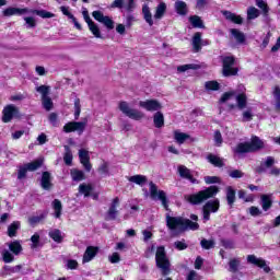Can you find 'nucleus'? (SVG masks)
<instances>
[{"label": "nucleus", "mask_w": 280, "mask_h": 280, "mask_svg": "<svg viewBox=\"0 0 280 280\" xmlns=\"http://www.w3.org/2000/svg\"><path fill=\"white\" fill-rule=\"evenodd\" d=\"M189 21H190L192 27H199V28L205 27V24H202V20L198 15L190 16Z\"/></svg>", "instance_id": "nucleus-52"}, {"label": "nucleus", "mask_w": 280, "mask_h": 280, "mask_svg": "<svg viewBox=\"0 0 280 280\" xmlns=\"http://www.w3.org/2000/svg\"><path fill=\"white\" fill-rule=\"evenodd\" d=\"M31 248L33 250H36V248H40V234L39 233H35L32 237H31Z\"/></svg>", "instance_id": "nucleus-47"}, {"label": "nucleus", "mask_w": 280, "mask_h": 280, "mask_svg": "<svg viewBox=\"0 0 280 280\" xmlns=\"http://www.w3.org/2000/svg\"><path fill=\"white\" fill-rule=\"evenodd\" d=\"M49 237L51 240H54V242H56L57 244H60L62 243V240H63V236H62V232L58 229H55V230H51L49 233H48Z\"/></svg>", "instance_id": "nucleus-39"}, {"label": "nucleus", "mask_w": 280, "mask_h": 280, "mask_svg": "<svg viewBox=\"0 0 280 280\" xmlns=\"http://www.w3.org/2000/svg\"><path fill=\"white\" fill-rule=\"evenodd\" d=\"M155 264L160 270H162V275L167 277L170 275V259H167V255L165 254V247L160 246L155 253Z\"/></svg>", "instance_id": "nucleus-3"}, {"label": "nucleus", "mask_w": 280, "mask_h": 280, "mask_svg": "<svg viewBox=\"0 0 280 280\" xmlns=\"http://www.w3.org/2000/svg\"><path fill=\"white\" fill-rule=\"evenodd\" d=\"M207 160L211 165H214V167H224V160L218 155L209 154Z\"/></svg>", "instance_id": "nucleus-32"}, {"label": "nucleus", "mask_w": 280, "mask_h": 280, "mask_svg": "<svg viewBox=\"0 0 280 280\" xmlns=\"http://www.w3.org/2000/svg\"><path fill=\"white\" fill-rule=\"evenodd\" d=\"M240 264H241V260L240 258H233L230 260L229 262V271L230 272H237L238 268H240Z\"/></svg>", "instance_id": "nucleus-51"}, {"label": "nucleus", "mask_w": 280, "mask_h": 280, "mask_svg": "<svg viewBox=\"0 0 280 280\" xmlns=\"http://www.w3.org/2000/svg\"><path fill=\"white\" fill-rule=\"evenodd\" d=\"M7 246L9 247V250L13 253V255H21V253H23V245H21V241L7 243Z\"/></svg>", "instance_id": "nucleus-23"}, {"label": "nucleus", "mask_w": 280, "mask_h": 280, "mask_svg": "<svg viewBox=\"0 0 280 280\" xmlns=\"http://www.w3.org/2000/svg\"><path fill=\"white\" fill-rule=\"evenodd\" d=\"M52 209L55 211V218H60V215H62V202L59 199L52 201Z\"/></svg>", "instance_id": "nucleus-42"}, {"label": "nucleus", "mask_w": 280, "mask_h": 280, "mask_svg": "<svg viewBox=\"0 0 280 280\" xmlns=\"http://www.w3.org/2000/svg\"><path fill=\"white\" fill-rule=\"evenodd\" d=\"M79 159L80 163L83 165L85 172H91L92 165H91V155H89V151L84 149L79 150Z\"/></svg>", "instance_id": "nucleus-15"}, {"label": "nucleus", "mask_w": 280, "mask_h": 280, "mask_svg": "<svg viewBox=\"0 0 280 280\" xmlns=\"http://www.w3.org/2000/svg\"><path fill=\"white\" fill-rule=\"evenodd\" d=\"M177 172L180 176V178H185L186 180H189L192 185H198V179L194 178V175L191 174V171L187 168L185 165H179L177 167Z\"/></svg>", "instance_id": "nucleus-14"}, {"label": "nucleus", "mask_w": 280, "mask_h": 280, "mask_svg": "<svg viewBox=\"0 0 280 280\" xmlns=\"http://www.w3.org/2000/svg\"><path fill=\"white\" fill-rule=\"evenodd\" d=\"M226 21H231L232 23H236V25H242L243 20L242 16L231 12V11H221Z\"/></svg>", "instance_id": "nucleus-22"}, {"label": "nucleus", "mask_w": 280, "mask_h": 280, "mask_svg": "<svg viewBox=\"0 0 280 280\" xmlns=\"http://www.w3.org/2000/svg\"><path fill=\"white\" fill-rule=\"evenodd\" d=\"M206 91H220V83L218 81H208L205 83Z\"/></svg>", "instance_id": "nucleus-55"}, {"label": "nucleus", "mask_w": 280, "mask_h": 280, "mask_svg": "<svg viewBox=\"0 0 280 280\" xmlns=\"http://www.w3.org/2000/svg\"><path fill=\"white\" fill-rule=\"evenodd\" d=\"M191 45L192 51L195 54H198V51H200L202 47H206V45H211V42H209V39H202V33L197 32L192 36Z\"/></svg>", "instance_id": "nucleus-10"}, {"label": "nucleus", "mask_w": 280, "mask_h": 280, "mask_svg": "<svg viewBox=\"0 0 280 280\" xmlns=\"http://www.w3.org/2000/svg\"><path fill=\"white\" fill-rule=\"evenodd\" d=\"M88 26L95 38H102V32H100V26L95 22H90Z\"/></svg>", "instance_id": "nucleus-44"}, {"label": "nucleus", "mask_w": 280, "mask_h": 280, "mask_svg": "<svg viewBox=\"0 0 280 280\" xmlns=\"http://www.w3.org/2000/svg\"><path fill=\"white\" fill-rule=\"evenodd\" d=\"M98 250L100 249L95 246H88L85 253L83 254L82 264H89V261H93Z\"/></svg>", "instance_id": "nucleus-19"}, {"label": "nucleus", "mask_w": 280, "mask_h": 280, "mask_svg": "<svg viewBox=\"0 0 280 280\" xmlns=\"http://www.w3.org/2000/svg\"><path fill=\"white\" fill-rule=\"evenodd\" d=\"M230 33L232 34V36L235 38V40L237 43H240L241 45L246 40V36L244 35V33H242L240 30L237 28H231Z\"/></svg>", "instance_id": "nucleus-38"}, {"label": "nucleus", "mask_w": 280, "mask_h": 280, "mask_svg": "<svg viewBox=\"0 0 280 280\" xmlns=\"http://www.w3.org/2000/svg\"><path fill=\"white\" fill-rule=\"evenodd\" d=\"M14 115H19V108L14 105H7L2 110L3 124H10L14 119Z\"/></svg>", "instance_id": "nucleus-13"}, {"label": "nucleus", "mask_w": 280, "mask_h": 280, "mask_svg": "<svg viewBox=\"0 0 280 280\" xmlns=\"http://www.w3.org/2000/svg\"><path fill=\"white\" fill-rule=\"evenodd\" d=\"M86 130V120L84 121H70L63 126V132H78L82 135Z\"/></svg>", "instance_id": "nucleus-9"}, {"label": "nucleus", "mask_w": 280, "mask_h": 280, "mask_svg": "<svg viewBox=\"0 0 280 280\" xmlns=\"http://www.w3.org/2000/svg\"><path fill=\"white\" fill-rule=\"evenodd\" d=\"M247 262L253 264V266H257L258 268H262L265 272H270V267L266 265V260H264V258H257L255 255H248Z\"/></svg>", "instance_id": "nucleus-16"}, {"label": "nucleus", "mask_w": 280, "mask_h": 280, "mask_svg": "<svg viewBox=\"0 0 280 280\" xmlns=\"http://www.w3.org/2000/svg\"><path fill=\"white\" fill-rule=\"evenodd\" d=\"M236 104L238 110H244V108H246V104H248V98L246 97V94L236 95Z\"/></svg>", "instance_id": "nucleus-37"}, {"label": "nucleus", "mask_w": 280, "mask_h": 280, "mask_svg": "<svg viewBox=\"0 0 280 280\" xmlns=\"http://www.w3.org/2000/svg\"><path fill=\"white\" fill-rule=\"evenodd\" d=\"M276 160L272 156H267L265 161L260 163L258 167H256L257 174H264L267 170H270L272 165H275Z\"/></svg>", "instance_id": "nucleus-20"}, {"label": "nucleus", "mask_w": 280, "mask_h": 280, "mask_svg": "<svg viewBox=\"0 0 280 280\" xmlns=\"http://www.w3.org/2000/svg\"><path fill=\"white\" fill-rule=\"evenodd\" d=\"M200 244H201V247L205 248V250H210V248H215L214 240L203 238L201 240Z\"/></svg>", "instance_id": "nucleus-50"}, {"label": "nucleus", "mask_w": 280, "mask_h": 280, "mask_svg": "<svg viewBox=\"0 0 280 280\" xmlns=\"http://www.w3.org/2000/svg\"><path fill=\"white\" fill-rule=\"evenodd\" d=\"M230 178H244V172L241 170H233L229 172Z\"/></svg>", "instance_id": "nucleus-60"}, {"label": "nucleus", "mask_w": 280, "mask_h": 280, "mask_svg": "<svg viewBox=\"0 0 280 280\" xmlns=\"http://www.w3.org/2000/svg\"><path fill=\"white\" fill-rule=\"evenodd\" d=\"M37 93H40L42 100L45 97H49V86L40 85L36 88Z\"/></svg>", "instance_id": "nucleus-58"}, {"label": "nucleus", "mask_w": 280, "mask_h": 280, "mask_svg": "<svg viewBox=\"0 0 280 280\" xmlns=\"http://www.w3.org/2000/svg\"><path fill=\"white\" fill-rule=\"evenodd\" d=\"M175 12H177V14H179V16H185L187 15V3L183 0H177L175 2Z\"/></svg>", "instance_id": "nucleus-26"}, {"label": "nucleus", "mask_w": 280, "mask_h": 280, "mask_svg": "<svg viewBox=\"0 0 280 280\" xmlns=\"http://www.w3.org/2000/svg\"><path fill=\"white\" fill-rule=\"evenodd\" d=\"M139 106L140 108H144V110H148L149 113H156L158 110H161L163 108L161 103L156 100L140 101Z\"/></svg>", "instance_id": "nucleus-11"}, {"label": "nucleus", "mask_w": 280, "mask_h": 280, "mask_svg": "<svg viewBox=\"0 0 280 280\" xmlns=\"http://www.w3.org/2000/svg\"><path fill=\"white\" fill-rule=\"evenodd\" d=\"M234 154H246L253 152L248 142H241L233 149Z\"/></svg>", "instance_id": "nucleus-25"}, {"label": "nucleus", "mask_w": 280, "mask_h": 280, "mask_svg": "<svg viewBox=\"0 0 280 280\" xmlns=\"http://www.w3.org/2000/svg\"><path fill=\"white\" fill-rule=\"evenodd\" d=\"M92 16L98 23H102L103 25H105L107 30H115V21H113L110 16L104 15L102 11H93Z\"/></svg>", "instance_id": "nucleus-8"}, {"label": "nucleus", "mask_w": 280, "mask_h": 280, "mask_svg": "<svg viewBox=\"0 0 280 280\" xmlns=\"http://www.w3.org/2000/svg\"><path fill=\"white\" fill-rule=\"evenodd\" d=\"M33 14H37V16H40L42 19H54L55 14L51 12H48L46 10H33L31 11Z\"/></svg>", "instance_id": "nucleus-48"}, {"label": "nucleus", "mask_w": 280, "mask_h": 280, "mask_svg": "<svg viewBox=\"0 0 280 280\" xmlns=\"http://www.w3.org/2000/svg\"><path fill=\"white\" fill-rule=\"evenodd\" d=\"M219 210H220V199H214L206 202L202 208L205 222H209V220L211 219V213H218Z\"/></svg>", "instance_id": "nucleus-6"}, {"label": "nucleus", "mask_w": 280, "mask_h": 280, "mask_svg": "<svg viewBox=\"0 0 280 280\" xmlns=\"http://www.w3.org/2000/svg\"><path fill=\"white\" fill-rule=\"evenodd\" d=\"M220 188L218 186H210L197 194H192L186 197V200L190 202V205H202L205 200H209V198H213V196H218Z\"/></svg>", "instance_id": "nucleus-2"}, {"label": "nucleus", "mask_w": 280, "mask_h": 280, "mask_svg": "<svg viewBox=\"0 0 280 280\" xmlns=\"http://www.w3.org/2000/svg\"><path fill=\"white\" fill-rule=\"evenodd\" d=\"M273 100L276 102V110H280V86L276 85L272 90Z\"/></svg>", "instance_id": "nucleus-46"}, {"label": "nucleus", "mask_w": 280, "mask_h": 280, "mask_svg": "<svg viewBox=\"0 0 280 280\" xmlns=\"http://www.w3.org/2000/svg\"><path fill=\"white\" fill-rule=\"evenodd\" d=\"M70 176H71L72 180H74L75 183H80V180H84V178H85L84 171H80L77 168H73L70 171Z\"/></svg>", "instance_id": "nucleus-35"}, {"label": "nucleus", "mask_w": 280, "mask_h": 280, "mask_svg": "<svg viewBox=\"0 0 280 280\" xmlns=\"http://www.w3.org/2000/svg\"><path fill=\"white\" fill-rule=\"evenodd\" d=\"M150 196L152 200H160L162 202V206L164 209H170V206L167 205V194L164 190H159V187H156V184L150 183Z\"/></svg>", "instance_id": "nucleus-4"}, {"label": "nucleus", "mask_w": 280, "mask_h": 280, "mask_svg": "<svg viewBox=\"0 0 280 280\" xmlns=\"http://www.w3.org/2000/svg\"><path fill=\"white\" fill-rule=\"evenodd\" d=\"M65 155H63V161L66 165H72L73 163V153H71V148L69 145H65Z\"/></svg>", "instance_id": "nucleus-45"}, {"label": "nucleus", "mask_w": 280, "mask_h": 280, "mask_svg": "<svg viewBox=\"0 0 280 280\" xmlns=\"http://www.w3.org/2000/svg\"><path fill=\"white\" fill-rule=\"evenodd\" d=\"M27 172L28 171H27L25 165L24 166H20L19 172H18L19 180H23V178H25V176H27Z\"/></svg>", "instance_id": "nucleus-63"}, {"label": "nucleus", "mask_w": 280, "mask_h": 280, "mask_svg": "<svg viewBox=\"0 0 280 280\" xmlns=\"http://www.w3.org/2000/svg\"><path fill=\"white\" fill-rule=\"evenodd\" d=\"M129 183H135L136 185H140L143 187L148 183V177L144 175H133L128 178Z\"/></svg>", "instance_id": "nucleus-34"}, {"label": "nucleus", "mask_w": 280, "mask_h": 280, "mask_svg": "<svg viewBox=\"0 0 280 280\" xmlns=\"http://www.w3.org/2000/svg\"><path fill=\"white\" fill-rule=\"evenodd\" d=\"M91 191H93V186L91 184L83 183L79 186V194L84 196V198H89Z\"/></svg>", "instance_id": "nucleus-33"}, {"label": "nucleus", "mask_w": 280, "mask_h": 280, "mask_svg": "<svg viewBox=\"0 0 280 280\" xmlns=\"http://www.w3.org/2000/svg\"><path fill=\"white\" fill-rule=\"evenodd\" d=\"M119 110H121L126 117H129V119H135L136 121L143 119V113L139 112V109L131 108L126 101L119 103Z\"/></svg>", "instance_id": "nucleus-5"}, {"label": "nucleus", "mask_w": 280, "mask_h": 280, "mask_svg": "<svg viewBox=\"0 0 280 280\" xmlns=\"http://www.w3.org/2000/svg\"><path fill=\"white\" fill-rule=\"evenodd\" d=\"M142 14L145 23L152 27V25H154V20H152V12L150 11V7H148V4L142 7Z\"/></svg>", "instance_id": "nucleus-27"}, {"label": "nucleus", "mask_w": 280, "mask_h": 280, "mask_svg": "<svg viewBox=\"0 0 280 280\" xmlns=\"http://www.w3.org/2000/svg\"><path fill=\"white\" fill-rule=\"evenodd\" d=\"M259 16V10L255 7H250L247 10V19L248 21H253Z\"/></svg>", "instance_id": "nucleus-54"}, {"label": "nucleus", "mask_w": 280, "mask_h": 280, "mask_svg": "<svg viewBox=\"0 0 280 280\" xmlns=\"http://www.w3.org/2000/svg\"><path fill=\"white\" fill-rule=\"evenodd\" d=\"M112 8H118V10H125L126 12H132L137 4L135 0H114Z\"/></svg>", "instance_id": "nucleus-12"}, {"label": "nucleus", "mask_w": 280, "mask_h": 280, "mask_svg": "<svg viewBox=\"0 0 280 280\" xmlns=\"http://www.w3.org/2000/svg\"><path fill=\"white\" fill-rule=\"evenodd\" d=\"M189 135L180 131H174V139L179 144L183 145L187 139H189Z\"/></svg>", "instance_id": "nucleus-41"}, {"label": "nucleus", "mask_w": 280, "mask_h": 280, "mask_svg": "<svg viewBox=\"0 0 280 280\" xmlns=\"http://www.w3.org/2000/svg\"><path fill=\"white\" fill-rule=\"evenodd\" d=\"M260 205L262 207V211H268L272 207V195H261Z\"/></svg>", "instance_id": "nucleus-24"}, {"label": "nucleus", "mask_w": 280, "mask_h": 280, "mask_svg": "<svg viewBox=\"0 0 280 280\" xmlns=\"http://www.w3.org/2000/svg\"><path fill=\"white\" fill-rule=\"evenodd\" d=\"M2 259L5 264H12V261H14V255H12L8 249H4L2 252Z\"/></svg>", "instance_id": "nucleus-57"}, {"label": "nucleus", "mask_w": 280, "mask_h": 280, "mask_svg": "<svg viewBox=\"0 0 280 280\" xmlns=\"http://www.w3.org/2000/svg\"><path fill=\"white\" fill-rule=\"evenodd\" d=\"M225 194H226V201L229 207H233V205H235V189H233L231 186H228L225 188Z\"/></svg>", "instance_id": "nucleus-29"}, {"label": "nucleus", "mask_w": 280, "mask_h": 280, "mask_svg": "<svg viewBox=\"0 0 280 280\" xmlns=\"http://www.w3.org/2000/svg\"><path fill=\"white\" fill-rule=\"evenodd\" d=\"M223 75L229 78L231 75H237V68H234L235 58L234 57H223Z\"/></svg>", "instance_id": "nucleus-7"}, {"label": "nucleus", "mask_w": 280, "mask_h": 280, "mask_svg": "<svg viewBox=\"0 0 280 280\" xmlns=\"http://www.w3.org/2000/svg\"><path fill=\"white\" fill-rule=\"evenodd\" d=\"M174 247H175L177 250H187L188 245H187V243L185 242V238H183L182 241H176V242L174 243Z\"/></svg>", "instance_id": "nucleus-59"}, {"label": "nucleus", "mask_w": 280, "mask_h": 280, "mask_svg": "<svg viewBox=\"0 0 280 280\" xmlns=\"http://www.w3.org/2000/svg\"><path fill=\"white\" fill-rule=\"evenodd\" d=\"M205 183L207 185H213L215 183H220V177H218V176H206L205 177Z\"/></svg>", "instance_id": "nucleus-64"}, {"label": "nucleus", "mask_w": 280, "mask_h": 280, "mask_svg": "<svg viewBox=\"0 0 280 280\" xmlns=\"http://www.w3.org/2000/svg\"><path fill=\"white\" fill-rule=\"evenodd\" d=\"M165 12H167V4H165V2H161L155 9L154 19H163Z\"/></svg>", "instance_id": "nucleus-36"}, {"label": "nucleus", "mask_w": 280, "mask_h": 280, "mask_svg": "<svg viewBox=\"0 0 280 280\" xmlns=\"http://www.w3.org/2000/svg\"><path fill=\"white\" fill-rule=\"evenodd\" d=\"M117 207H119V197L113 199L109 209L106 213L105 220H116L117 219Z\"/></svg>", "instance_id": "nucleus-18"}, {"label": "nucleus", "mask_w": 280, "mask_h": 280, "mask_svg": "<svg viewBox=\"0 0 280 280\" xmlns=\"http://www.w3.org/2000/svg\"><path fill=\"white\" fill-rule=\"evenodd\" d=\"M189 69H192L196 71V69H200V66L196 63H188V65L177 67V71L179 73H185V71H189Z\"/></svg>", "instance_id": "nucleus-49"}, {"label": "nucleus", "mask_w": 280, "mask_h": 280, "mask_svg": "<svg viewBox=\"0 0 280 280\" xmlns=\"http://www.w3.org/2000/svg\"><path fill=\"white\" fill-rule=\"evenodd\" d=\"M166 226L174 233H185V231H198L200 225L183 217H172L166 214Z\"/></svg>", "instance_id": "nucleus-1"}, {"label": "nucleus", "mask_w": 280, "mask_h": 280, "mask_svg": "<svg viewBox=\"0 0 280 280\" xmlns=\"http://www.w3.org/2000/svg\"><path fill=\"white\" fill-rule=\"evenodd\" d=\"M253 117H255V112H253L252 107H248L243 110V113H242V121L243 122L253 121Z\"/></svg>", "instance_id": "nucleus-40"}, {"label": "nucleus", "mask_w": 280, "mask_h": 280, "mask_svg": "<svg viewBox=\"0 0 280 280\" xmlns=\"http://www.w3.org/2000/svg\"><path fill=\"white\" fill-rule=\"evenodd\" d=\"M247 143L249 144V150H252V152H257L258 150L264 149V140H260L257 136H253L250 142Z\"/></svg>", "instance_id": "nucleus-21"}, {"label": "nucleus", "mask_w": 280, "mask_h": 280, "mask_svg": "<svg viewBox=\"0 0 280 280\" xmlns=\"http://www.w3.org/2000/svg\"><path fill=\"white\" fill-rule=\"evenodd\" d=\"M40 185L46 190L51 189V174H49V172L43 173Z\"/></svg>", "instance_id": "nucleus-28"}, {"label": "nucleus", "mask_w": 280, "mask_h": 280, "mask_svg": "<svg viewBox=\"0 0 280 280\" xmlns=\"http://www.w3.org/2000/svg\"><path fill=\"white\" fill-rule=\"evenodd\" d=\"M42 104H43V107L45 108V110H47V112H49V110H51V108H54V102L51 101V97H49V96L42 98Z\"/></svg>", "instance_id": "nucleus-56"}, {"label": "nucleus", "mask_w": 280, "mask_h": 280, "mask_svg": "<svg viewBox=\"0 0 280 280\" xmlns=\"http://www.w3.org/2000/svg\"><path fill=\"white\" fill-rule=\"evenodd\" d=\"M81 110H82V108L80 105V98H75V101H74V119L80 118Z\"/></svg>", "instance_id": "nucleus-61"}, {"label": "nucleus", "mask_w": 280, "mask_h": 280, "mask_svg": "<svg viewBox=\"0 0 280 280\" xmlns=\"http://www.w3.org/2000/svg\"><path fill=\"white\" fill-rule=\"evenodd\" d=\"M19 229H21V222L14 221L8 226L7 235L9 237H16Z\"/></svg>", "instance_id": "nucleus-30"}, {"label": "nucleus", "mask_w": 280, "mask_h": 280, "mask_svg": "<svg viewBox=\"0 0 280 280\" xmlns=\"http://www.w3.org/2000/svg\"><path fill=\"white\" fill-rule=\"evenodd\" d=\"M256 1V5L257 8H260V10H262L264 14L268 13V4L265 3L264 0H255Z\"/></svg>", "instance_id": "nucleus-62"}, {"label": "nucleus", "mask_w": 280, "mask_h": 280, "mask_svg": "<svg viewBox=\"0 0 280 280\" xmlns=\"http://www.w3.org/2000/svg\"><path fill=\"white\" fill-rule=\"evenodd\" d=\"M30 9L24 8V9H19L14 7L7 8L3 11V16H23V14H30Z\"/></svg>", "instance_id": "nucleus-17"}, {"label": "nucleus", "mask_w": 280, "mask_h": 280, "mask_svg": "<svg viewBox=\"0 0 280 280\" xmlns=\"http://www.w3.org/2000/svg\"><path fill=\"white\" fill-rule=\"evenodd\" d=\"M43 165V159L35 160L34 162L27 163L24 166H26V170L28 172H36L38 167Z\"/></svg>", "instance_id": "nucleus-43"}, {"label": "nucleus", "mask_w": 280, "mask_h": 280, "mask_svg": "<svg viewBox=\"0 0 280 280\" xmlns=\"http://www.w3.org/2000/svg\"><path fill=\"white\" fill-rule=\"evenodd\" d=\"M21 265H16L14 267H10V266H4V272L2 273L3 276L7 275H14V272H21Z\"/></svg>", "instance_id": "nucleus-53"}, {"label": "nucleus", "mask_w": 280, "mask_h": 280, "mask_svg": "<svg viewBox=\"0 0 280 280\" xmlns=\"http://www.w3.org/2000/svg\"><path fill=\"white\" fill-rule=\"evenodd\" d=\"M153 124L155 128H163L165 126V117L163 113L156 112L153 116Z\"/></svg>", "instance_id": "nucleus-31"}]
</instances>
